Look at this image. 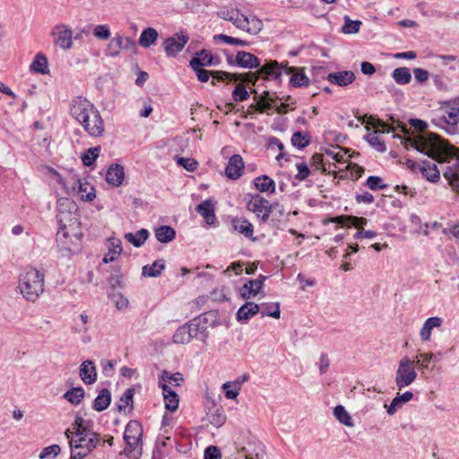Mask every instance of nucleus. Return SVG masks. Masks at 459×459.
<instances>
[{
	"mask_svg": "<svg viewBox=\"0 0 459 459\" xmlns=\"http://www.w3.org/2000/svg\"><path fill=\"white\" fill-rule=\"evenodd\" d=\"M69 441L70 452L73 459H83L89 455L100 443V435L93 429L71 434L65 433Z\"/></svg>",
	"mask_w": 459,
	"mask_h": 459,
	"instance_id": "20e7f679",
	"label": "nucleus"
},
{
	"mask_svg": "<svg viewBox=\"0 0 459 459\" xmlns=\"http://www.w3.org/2000/svg\"><path fill=\"white\" fill-rule=\"evenodd\" d=\"M212 77L219 82H223L227 79L236 80V75L225 71H211Z\"/></svg>",
	"mask_w": 459,
	"mask_h": 459,
	"instance_id": "69168bd1",
	"label": "nucleus"
},
{
	"mask_svg": "<svg viewBox=\"0 0 459 459\" xmlns=\"http://www.w3.org/2000/svg\"><path fill=\"white\" fill-rule=\"evenodd\" d=\"M209 420L212 426L220 428L225 423L226 416L222 410L217 409L213 413L210 415Z\"/></svg>",
	"mask_w": 459,
	"mask_h": 459,
	"instance_id": "13d9d810",
	"label": "nucleus"
},
{
	"mask_svg": "<svg viewBox=\"0 0 459 459\" xmlns=\"http://www.w3.org/2000/svg\"><path fill=\"white\" fill-rule=\"evenodd\" d=\"M365 186H367L370 190L373 191L382 190L387 187V185L384 184L382 178L377 176L368 177L365 183Z\"/></svg>",
	"mask_w": 459,
	"mask_h": 459,
	"instance_id": "6e6d98bb",
	"label": "nucleus"
},
{
	"mask_svg": "<svg viewBox=\"0 0 459 459\" xmlns=\"http://www.w3.org/2000/svg\"><path fill=\"white\" fill-rule=\"evenodd\" d=\"M76 183L78 185V194L82 201H92L96 197L95 189L89 183H83L80 179Z\"/></svg>",
	"mask_w": 459,
	"mask_h": 459,
	"instance_id": "ea45409f",
	"label": "nucleus"
},
{
	"mask_svg": "<svg viewBox=\"0 0 459 459\" xmlns=\"http://www.w3.org/2000/svg\"><path fill=\"white\" fill-rule=\"evenodd\" d=\"M442 323H443V319L438 316H432V317L428 318L424 322V324L420 329V335L421 341H423V342L429 341L431 336L432 329L435 327H439L442 325Z\"/></svg>",
	"mask_w": 459,
	"mask_h": 459,
	"instance_id": "a878e982",
	"label": "nucleus"
},
{
	"mask_svg": "<svg viewBox=\"0 0 459 459\" xmlns=\"http://www.w3.org/2000/svg\"><path fill=\"white\" fill-rule=\"evenodd\" d=\"M260 306V313L262 317L271 316L273 318H280L281 310H280V303H262Z\"/></svg>",
	"mask_w": 459,
	"mask_h": 459,
	"instance_id": "e433bc0d",
	"label": "nucleus"
},
{
	"mask_svg": "<svg viewBox=\"0 0 459 459\" xmlns=\"http://www.w3.org/2000/svg\"><path fill=\"white\" fill-rule=\"evenodd\" d=\"M393 138L399 139L406 149L412 147L437 161H440L442 156L448 152L447 146L441 137L432 133L420 134L416 137H403L398 134H394Z\"/></svg>",
	"mask_w": 459,
	"mask_h": 459,
	"instance_id": "f03ea898",
	"label": "nucleus"
},
{
	"mask_svg": "<svg viewBox=\"0 0 459 459\" xmlns=\"http://www.w3.org/2000/svg\"><path fill=\"white\" fill-rule=\"evenodd\" d=\"M260 312V306L255 302L247 301L242 305L237 312V320L242 324L248 321L250 317Z\"/></svg>",
	"mask_w": 459,
	"mask_h": 459,
	"instance_id": "412c9836",
	"label": "nucleus"
},
{
	"mask_svg": "<svg viewBox=\"0 0 459 459\" xmlns=\"http://www.w3.org/2000/svg\"><path fill=\"white\" fill-rule=\"evenodd\" d=\"M196 212L204 218L208 224L215 221L214 205L210 199L204 200L196 206Z\"/></svg>",
	"mask_w": 459,
	"mask_h": 459,
	"instance_id": "393cba45",
	"label": "nucleus"
},
{
	"mask_svg": "<svg viewBox=\"0 0 459 459\" xmlns=\"http://www.w3.org/2000/svg\"><path fill=\"white\" fill-rule=\"evenodd\" d=\"M19 288L26 300L35 302L44 292V274L36 268H29L21 277Z\"/></svg>",
	"mask_w": 459,
	"mask_h": 459,
	"instance_id": "423d86ee",
	"label": "nucleus"
},
{
	"mask_svg": "<svg viewBox=\"0 0 459 459\" xmlns=\"http://www.w3.org/2000/svg\"><path fill=\"white\" fill-rule=\"evenodd\" d=\"M244 169L245 164L242 157L239 154H234L227 163L225 175L230 179L237 180L242 176Z\"/></svg>",
	"mask_w": 459,
	"mask_h": 459,
	"instance_id": "4468645a",
	"label": "nucleus"
},
{
	"mask_svg": "<svg viewBox=\"0 0 459 459\" xmlns=\"http://www.w3.org/2000/svg\"><path fill=\"white\" fill-rule=\"evenodd\" d=\"M355 201L358 204H370L374 202V196L369 192L358 193L355 195Z\"/></svg>",
	"mask_w": 459,
	"mask_h": 459,
	"instance_id": "338daca9",
	"label": "nucleus"
},
{
	"mask_svg": "<svg viewBox=\"0 0 459 459\" xmlns=\"http://www.w3.org/2000/svg\"><path fill=\"white\" fill-rule=\"evenodd\" d=\"M361 22L352 21L348 16H345L344 24L342 26V32L345 34L357 33L360 29Z\"/></svg>",
	"mask_w": 459,
	"mask_h": 459,
	"instance_id": "5fc2aeb1",
	"label": "nucleus"
},
{
	"mask_svg": "<svg viewBox=\"0 0 459 459\" xmlns=\"http://www.w3.org/2000/svg\"><path fill=\"white\" fill-rule=\"evenodd\" d=\"M231 226L234 230L243 235L245 238L252 240L256 239L253 237L254 227L247 219L244 217H235L231 220Z\"/></svg>",
	"mask_w": 459,
	"mask_h": 459,
	"instance_id": "dca6fc26",
	"label": "nucleus"
},
{
	"mask_svg": "<svg viewBox=\"0 0 459 459\" xmlns=\"http://www.w3.org/2000/svg\"><path fill=\"white\" fill-rule=\"evenodd\" d=\"M48 62L45 55L42 53H38L32 63L30 65V71L39 74H47L49 73V70L48 68Z\"/></svg>",
	"mask_w": 459,
	"mask_h": 459,
	"instance_id": "2f4dec72",
	"label": "nucleus"
},
{
	"mask_svg": "<svg viewBox=\"0 0 459 459\" xmlns=\"http://www.w3.org/2000/svg\"><path fill=\"white\" fill-rule=\"evenodd\" d=\"M125 178V170L123 166L119 164H112L107 170L106 180L113 186H119L122 185Z\"/></svg>",
	"mask_w": 459,
	"mask_h": 459,
	"instance_id": "aec40b11",
	"label": "nucleus"
},
{
	"mask_svg": "<svg viewBox=\"0 0 459 459\" xmlns=\"http://www.w3.org/2000/svg\"><path fill=\"white\" fill-rule=\"evenodd\" d=\"M392 77L400 85L408 84L411 81V74L407 67L395 68L392 73Z\"/></svg>",
	"mask_w": 459,
	"mask_h": 459,
	"instance_id": "4c0bfd02",
	"label": "nucleus"
},
{
	"mask_svg": "<svg viewBox=\"0 0 459 459\" xmlns=\"http://www.w3.org/2000/svg\"><path fill=\"white\" fill-rule=\"evenodd\" d=\"M165 269V260L159 259L154 261L152 264L144 265L142 268V275L145 277H158Z\"/></svg>",
	"mask_w": 459,
	"mask_h": 459,
	"instance_id": "473e14b6",
	"label": "nucleus"
},
{
	"mask_svg": "<svg viewBox=\"0 0 459 459\" xmlns=\"http://www.w3.org/2000/svg\"><path fill=\"white\" fill-rule=\"evenodd\" d=\"M191 68L195 71L198 81H200L201 82H208L210 76H212L211 71L205 70V69H204V67H195H195H191Z\"/></svg>",
	"mask_w": 459,
	"mask_h": 459,
	"instance_id": "774afa93",
	"label": "nucleus"
},
{
	"mask_svg": "<svg viewBox=\"0 0 459 459\" xmlns=\"http://www.w3.org/2000/svg\"><path fill=\"white\" fill-rule=\"evenodd\" d=\"M122 252V245L121 241L117 239L113 240L110 243V246L108 247V251L107 254H105L103 257V263L108 264L110 262H113L117 259V255H119Z\"/></svg>",
	"mask_w": 459,
	"mask_h": 459,
	"instance_id": "79ce46f5",
	"label": "nucleus"
},
{
	"mask_svg": "<svg viewBox=\"0 0 459 459\" xmlns=\"http://www.w3.org/2000/svg\"><path fill=\"white\" fill-rule=\"evenodd\" d=\"M223 390L225 391V397L228 399H235L239 394L241 388V382L234 381V382H227L222 385Z\"/></svg>",
	"mask_w": 459,
	"mask_h": 459,
	"instance_id": "49530a36",
	"label": "nucleus"
},
{
	"mask_svg": "<svg viewBox=\"0 0 459 459\" xmlns=\"http://www.w3.org/2000/svg\"><path fill=\"white\" fill-rule=\"evenodd\" d=\"M232 98L237 102L244 101L249 98V92L247 91L245 85L239 83L233 90Z\"/></svg>",
	"mask_w": 459,
	"mask_h": 459,
	"instance_id": "4d7b16f0",
	"label": "nucleus"
},
{
	"mask_svg": "<svg viewBox=\"0 0 459 459\" xmlns=\"http://www.w3.org/2000/svg\"><path fill=\"white\" fill-rule=\"evenodd\" d=\"M134 394V388H128L125 391L123 395L120 398V402L117 404V409L119 411H125L126 406L130 405L131 409L133 408V398Z\"/></svg>",
	"mask_w": 459,
	"mask_h": 459,
	"instance_id": "8fccbe9b",
	"label": "nucleus"
},
{
	"mask_svg": "<svg viewBox=\"0 0 459 459\" xmlns=\"http://www.w3.org/2000/svg\"><path fill=\"white\" fill-rule=\"evenodd\" d=\"M155 237L160 243H169L176 238V231L170 226L162 225L155 230Z\"/></svg>",
	"mask_w": 459,
	"mask_h": 459,
	"instance_id": "c9c22d12",
	"label": "nucleus"
},
{
	"mask_svg": "<svg viewBox=\"0 0 459 459\" xmlns=\"http://www.w3.org/2000/svg\"><path fill=\"white\" fill-rule=\"evenodd\" d=\"M326 79L332 84L346 87L354 82L355 74L352 71H341L329 74Z\"/></svg>",
	"mask_w": 459,
	"mask_h": 459,
	"instance_id": "a211bd4d",
	"label": "nucleus"
},
{
	"mask_svg": "<svg viewBox=\"0 0 459 459\" xmlns=\"http://www.w3.org/2000/svg\"><path fill=\"white\" fill-rule=\"evenodd\" d=\"M377 134H379L378 130H376L373 133H368L364 136V139L368 143V144L377 150L379 152H385L386 151V147L384 140H382Z\"/></svg>",
	"mask_w": 459,
	"mask_h": 459,
	"instance_id": "58836bf2",
	"label": "nucleus"
},
{
	"mask_svg": "<svg viewBox=\"0 0 459 459\" xmlns=\"http://www.w3.org/2000/svg\"><path fill=\"white\" fill-rule=\"evenodd\" d=\"M159 385L163 392L165 408L169 411H176L179 403L178 394L165 383H159Z\"/></svg>",
	"mask_w": 459,
	"mask_h": 459,
	"instance_id": "6ab92c4d",
	"label": "nucleus"
},
{
	"mask_svg": "<svg viewBox=\"0 0 459 459\" xmlns=\"http://www.w3.org/2000/svg\"><path fill=\"white\" fill-rule=\"evenodd\" d=\"M433 357H434V353H432V352H429V353L419 352L415 357L416 360H413L414 366L417 365L419 367V368L421 370L428 369L429 363L433 359Z\"/></svg>",
	"mask_w": 459,
	"mask_h": 459,
	"instance_id": "09e8293b",
	"label": "nucleus"
},
{
	"mask_svg": "<svg viewBox=\"0 0 459 459\" xmlns=\"http://www.w3.org/2000/svg\"><path fill=\"white\" fill-rule=\"evenodd\" d=\"M238 29L245 30L250 34L255 35L263 29V22L256 16H247L240 14V22H238Z\"/></svg>",
	"mask_w": 459,
	"mask_h": 459,
	"instance_id": "2eb2a0df",
	"label": "nucleus"
},
{
	"mask_svg": "<svg viewBox=\"0 0 459 459\" xmlns=\"http://www.w3.org/2000/svg\"><path fill=\"white\" fill-rule=\"evenodd\" d=\"M158 37V31L154 28L148 27L142 31L138 41L139 45L148 48L157 41Z\"/></svg>",
	"mask_w": 459,
	"mask_h": 459,
	"instance_id": "7c9ffc66",
	"label": "nucleus"
},
{
	"mask_svg": "<svg viewBox=\"0 0 459 459\" xmlns=\"http://www.w3.org/2000/svg\"><path fill=\"white\" fill-rule=\"evenodd\" d=\"M274 205L260 195H255L247 204V208L252 211L263 221H268L271 211Z\"/></svg>",
	"mask_w": 459,
	"mask_h": 459,
	"instance_id": "f8f14e48",
	"label": "nucleus"
},
{
	"mask_svg": "<svg viewBox=\"0 0 459 459\" xmlns=\"http://www.w3.org/2000/svg\"><path fill=\"white\" fill-rule=\"evenodd\" d=\"M217 16L222 20L231 22L238 29L240 22V13L238 9L221 7L216 13Z\"/></svg>",
	"mask_w": 459,
	"mask_h": 459,
	"instance_id": "c85d7f7f",
	"label": "nucleus"
},
{
	"mask_svg": "<svg viewBox=\"0 0 459 459\" xmlns=\"http://www.w3.org/2000/svg\"><path fill=\"white\" fill-rule=\"evenodd\" d=\"M417 377V372L414 368V361L409 357L404 356L399 360L398 368L395 372V384L399 389L411 385Z\"/></svg>",
	"mask_w": 459,
	"mask_h": 459,
	"instance_id": "6e6552de",
	"label": "nucleus"
},
{
	"mask_svg": "<svg viewBox=\"0 0 459 459\" xmlns=\"http://www.w3.org/2000/svg\"><path fill=\"white\" fill-rule=\"evenodd\" d=\"M255 187L262 193L273 194L275 192V182L267 175H262L253 180Z\"/></svg>",
	"mask_w": 459,
	"mask_h": 459,
	"instance_id": "b1692460",
	"label": "nucleus"
},
{
	"mask_svg": "<svg viewBox=\"0 0 459 459\" xmlns=\"http://www.w3.org/2000/svg\"><path fill=\"white\" fill-rule=\"evenodd\" d=\"M333 415L339 420L340 423L345 426L352 427L354 425L351 415L348 413V411L342 405H337L334 407Z\"/></svg>",
	"mask_w": 459,
	"mask_h": 459,
	"instance_id": "c03bdc74",
	"label": "nucleus"
},
{
	"mask_svg": "<svg viewBox=\"0 0 459 459\" xmlns=\"http://www.w3.org/2000/svg\"><path fill=\"white\" fill-rule=\"evenodd\" d=\"M93 35L100 39H108L110 37V30L108 25H97L93 30Z\"/></svg>",
	"mask_w": 459,
	"mask_h": 459,
	"instance_id": "e2e57ef3",
	"label": "nucleus"
},
{
	"mask_svg": "<svg viewBox=\"0 0 459 459\" xmlns=\"http://www.w3.org/2000/svg\"><path fill=\"white\" fill-rule=\"evenodd\" d=\"M207 324L208 322L205 317L196 316L193 318L176 330L172 337L173 342L186 344L194 338H197L204 342L209 335Z\"/></svg>",
	"mask_w": 459,
	"mask_h": 459,
	"instance_id": "39448f33",
	"label": "nucleus"
},
{
	"mask_svg": "<svg viewBox=\"0 0 459 459\" xmlns=\"http://www.w3.org/2000/svg\"><path fill=\"white\" fill-rule=\"evenodd\" d=\"M215 41H222L223 43L230 44V45H236V46H247L248 42L246 40H242L237 38H233L225 34H217L213 37Z\"/></svg>",
	"mask_w": 459,
	"mask_h": 459,
	"instance_id": "864d4df0",
	"label": "nucleus"
},
{
	"mask_svg": "<svg viewBox=\"0 0 459 459\" xmlns=\"http://www.w3.org/2000/svg\"><path fill=\"white\" fill-rule=\"evenodd\" d=\"M431 123L436 126L446 130L449 134H454L457 131L459 123V105L447 104L440 108V115H437L431 119Z\"/></svg>",
	"mask_w": 459,
	"mask_h": 459,
	"instance_id": "0eeeda50",
	"label": "nucleus"
},
{
	"mask_svg": "<svg viewBox=\"0 0 459 459\" xmlns=\"http://www.w3.org/2000/svg\"><path fill=\"white\" fill-rule=\"evenodd\" d=\"M177 164L186 169L187 171L193 172L197 169V161L191 158L179 157L177 159Z\"/></svg>",
	"mask_w": 459,
	"mask_h": 459,
	"instance_id": "bf43d9fd",
	"label": "nucleus"
},
{
	"mask_svg": "<svg viewBox=\"0 0 459 459\" xmlns=\"http://www.w3.org/2000/svg\"><path fill=\"white\" fill-rule=\"evenodd\" d=\"M281 74L284 72L287 74H291L290 82L292 86L303 87V86L308 85L309 80L304 73H302V72L294 73V71L296 70V68H294V67L282 66L281 65Z\"/></svg>",
	"mask_w": 459,
	"mask_h": 459,
	"instance_id": "5701e85b",
	"label": "nucleus"
},
{
	"mask_svg": "<svg viewBox=\"0 0 459 459\" xmlns=\"http://www.w3.org/2000/svg\"><path fill=\"white\" fill-rule=\"evenodd\" d=\"M143 436V428L138 420H130L125 429L124 440L126 446L124 450L125 455H128L133 449L139 444Z\"/></svg>",
	"mask_w": 459,
	"mask_h": 459,
	"instance_id": "1a4fd4ad",
	"label": "nucleus"
},
{
	"mask_svg": "<svg viewBox=\"0 0 459 459\" xmlns=\"http://www.w3.org/2000/svg\"><path fill=\"white\" fill-rule=\"evenodd\" d=\"M85 396V391L82 386L72 387L67 390L63 397L73 405H79Z\"/></svg>",
	"mask_w": 459,
	"mask_h": 459,
	"instance_id": "f704fd0d",
	"label": "nucleus"
},
{
	"mask_svg": "<svg viewBox=\"0 0 459 459\" xmlns=\"http://www.w3.org/2000/svg\"><path fill=\"white\" fill-rule=\"evenodd\" d=\"M54 42L56 46L63 49H70L72 48L73 31L67 26L63 24L56 25L52 30Z\"/></svg>",
	"mask_w": 459,
	"mask_h": 459,
	"instance_id": "ddd939ff",
	"label": "nucleus"
},
{
	"mask_svg": "<svg viewBox=\"0 0 459 459\" xmlns=\"http://www.w3.org/2000/svg\"><path fill=\"white\" fill-rule=\"evenodd\" d=\"M443 175L452 187L459 192V169L457 167H447Z\"/></svg>",
	"mask_w": 459,
	"mask_h": 459,
	"instance_id": "37998d69",
	"label": "nucleus"
},
{
	"mask_svg": "<svg viewBox=\"0 0 459 459\" xmlns=\"http://www.w3.org/2000/svg\"><path fill=\"white\" fill-rule=\"evenodd\" d=\"M82 381L86 385H91L97 380V369L91 359L84 360L80 366L79 371Z\"/></svg>",
	"mask_w": 459,
	"mask_h": 459,
	"instance_id": "f3484780",
	"label": "nucleus"
},
{
	"mask_svg": "<svg viewBox=\"0 0 459 459\" xmlns=\"http://www.w3.org/2000/svg\"><path fill=\"white\" fill-rule=\"evenodd\" d=\"M189 40L186 32L181 31L166 39L163 42V48L168 57H176L183 50Z\"/></svg>",
	"mask_w": 459,
	"mask_h": 459,
	"instance_id": "9d476101",
	"label": "nucleus"
},
{
	"mask_svg": "<svg viewBox=\"0 0 459 459\" xmlns=\"http://www.w3.org/2000/svg\"><path fill=\"white\" fill-rule=\"evenodd\" d=\"M291 143L294 147L301 150L310 143V134L307 132L297 131L292 134Z\"/></svg>",
	"mask_w": 459,
	"mask_h": 459,
	"instance_id": "a19ab883",
	"label": "nucleus"
},
{
	"mask_svg": "<svg viewBox=\"0 0 459 459\" xmlns=\"http://www.w3.org/2000/svg\"><path fill=\"white\" fill-rule=\"evenodd\" d=\"M212 53L207 49H202L195 53L191 58L189 65L190 67H205L210 66L212 60Z\"/></svg>",
	"mask_w": 459,
	"mask_h": 459,
	"instance_id": "cd10ccee",
	"label": "nucleus"
},
{
	"mask_svg": "<svg viewBox=\"0 0 459 459\" xmlns=\"http://www.w3.org/2000/svg\"><path fill=\"white\" fill-rule=\"evenodd\" d=\"M71 116L82 126L91 137H100L105 132L104 121L95 106L82 97H76L70 105Z\"/></svg>",
	"mask_w": 459,
	"mask_h": 459,
	"instance_id": "f257e3e1",
	"label": "nucleus"
},
{
	"mask_svg": "<svg viewBox=\"0 0 459 459\" xmlns=\"http://www.w3.org/2000/svg\"><path fill=\"white\" fill-rule=\"evenodd\" d=\"M56 218L59 224V230L56 235L57 238L63 236L66 238L69 236L68 228L72 230L79 229L80 221L78 215L75 213H72L71 212H65L59 209Z\"/></svg>",
	"mask_w": 459,
	"mask_h": 459,
	"instance_id": "9b49d317",
	"label": "nucleus"
},
{
	"mask_svg": "<svg viewBox=\"0 0 459 459\" xmlns=\"http://www.w3.org/2000/svg\"><path fill=\"white\" fill-rule=\"evenodd\" d=\"M93 422L91 420H85L81 415L77 414L75 416L74 421L72 425V429H68L65 433L76 434L87 430L92 429Z\"/></svg>",
	"mask_w": 459,
	"mask_h": 459,
	"instance_id": "c756f323",
	"label": "nucleus"
},
{
	"mask_svg": "<svg viewBox=\"0 0 459 459\" xmlns=\"http://www.w3.org/2000/svg\"><path fill=\"white\" fill-rule=\"evenodd\" d=\"M296 168L298 170V173L295 176L296 179H298L299 181H303L309 177L311 171L307 163H305V162L296 163Z\"/></svg>",
	"mask_w": 459,
	"mask_h": 459,
	"instance_id": "052dcab7",
	"label": "nucleus"
},
{
	"mask_svg": "<svg viewBox=\"0 0 459 459\" xmlns=\"http://www.w3.org/2000/svg\"><path fill=\"white\" fill-rule=\"evenodd\" d=\"M204 459H221V452L216 446H209L204 450Z\"/></svg>",
	"mask_w": 459,
	"mask_h": 459,
	"instance_id": "0e129e2a",
	"label": "nucleus"
},
{
	"mask_svg": "<svg viewBox=\"0 0 459 459\" xmlns=\"http://www.w3.org/2000/svg\"><path fill=\"white\" fill-rule=\"evenodd\" d=\"M111 403V393L107 388H102L93 401L92 408L96 411L106 410Z\"/></svg>",
	"mask_w": 459,
	"mask_h": 459,
	"instance_id": "bb28decb",
	"label": "nucleus"
},
{
	"mask_svg": "<svg viewBox=\"0 0 459 459\" xmlns=\"http://www.w3.org/2000/svg\"><path fill=\"white\" fill-rule=\"evenodd\" d=\"M61 453V447L58 445H51L44 447L40 454L39 459H55Z\"/></svg>",
	"mask_w": 459,
	"mask_h": 459,
	"instance_id": "603ef678",
	"label": "nucleus"
},
{
	"mask_svg": "<svg viewBox=\"0 0 459 459\" xmlns=\"http://www.w3.org/2000/svg\"><path fill=\"white\" fill-rule=\"evenodd\" d=\"M267 279L266 276L260 274L255 280H249L248 282V294H253V296L257 295L264 286V281Z\"/></svg>",
	"mask_w": 459,
	"mask_h": 459,
	"instance_id": "3c124183",
	"label": "nucleus"
},
{
	"mask_svg": "<svg viewBox=\"0 0 459 459\" xmlns=\"http://www.w3.org/2000/svg\"><path fill=\"white\" fill-rule=\"evenodd\" d=\"M235 65L246 69L258 68L256 71L257 77L268 81L274 80L278 83L281 82V67L275 60H265V63L261 65L259 58L252 53L238 51L235 57Z\"/></svg>",
	"mask_w": 459,
	"mask_h": 459,
	"instance_id": "7ed1b4c3",
	"label": "nucleus"
},
{
	"mask_svg": "<svg viewBox=\"0 0 459 459\" xmlns=\"http://www.w3.org/2000/svg\"><path fill=\"white\" fill-rule=\"evenodd\" d=\"M183 375L179 372L176 373H170L168 370H163L160 374V381L159 383H165L167 382L178 386L183 382Z\"/></svg>",
	"mask_w": 459,
	"mask_h": 459,
	"instance_id": "a18cd8bd",
	"label": "nucleus"
},
{
	"mask_svg": "<svg viewBox=\"0 0 459 459\" xmlns=\"http://www.w3.org/2000/svg\"><path fill=\"white\" fill-rule=\"evenodd\" d=\"M420 172L429 182L436 183L440 179V172L436 163L429 160H422Z\"/></svg>",
	"mask_w": 459,
	"mask_h": 459,
	"instance_id": "4be33fe9",
	"label": "nucleus"
},
{
	"mask_svg": "<svg viewBox=\"0 0 459 459\" xmlns=\"http://www.w3.org/2000/svg\"><path fill=\"white\" fill-rule=\"evenodd\" d=\"M149 237V231L146 229H141L136 232H128L125 234V238L135 247H142Z\"/></svg>",
	"mask_w": 459,
	"mask_h": 459,
	"instance_id": "72a5a7b5",
	"label": "nucleus"
},
{
	"mask_svg": "<svg viewBox=\"0 0 459 459\" xmlns=\"http://www.w3.org/2000/svg\"><path fill=\"white\" fill-rule=\"evenodd\" d=\"M115 39L117 40L116 44H118L120 49L132 50L135 48V42L128 37L117 35Z\"/></svg>",
	"mask_w": 459,
	"mask_h": 459,
	"instance_id": "680f3d73",
	"label": "nucleus"
},
{
	"mask_svg": "<svg viewBox=\"0 0 459 459\" xmlns=\"http://www.w3.org/2000/svg\"><path fill=\"white\" fill-rule=\"evenodd\" d=\"M100 152V147H91L88 149L82 155V160L84 166L90 167L91 166L96 159L99 157Z\"/></svg>",
	"mask_w": 459,
	"mask_h": 459,
	"instance_id": "de8ad7c7",
	"label": "nucleus"
}]
</instances>
